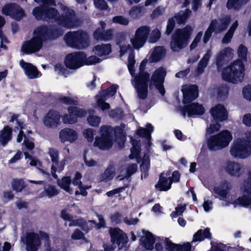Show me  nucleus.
<instances>
[{"label":"nucleus","instance_id":"obj_42","mask_svg":"<svg viewBox=\"0 0 251 251\" xmlns=\"http://www.w3.org/2000/svg\"><path fill=\"white\" fill-rule=\"evenodd\" d=\"M142 172L141 177L146 178L148 175V171L150 168V161L148 156L145 155L140 165Z\"/></svg>","mask_w":251,"mask_h":251},{"label":"nucleus","instance_id":"obj_53","mask_svg":"<svg viewBox=\"0 0 251 251\" xmlns=\"http://www.w3.org/2000/svg\"><path fill=\"white\" fill-rule=\"evenodd\" d=\"M101 118L97 115H90L87 118L88 124L92 126L97 127L100 123Z\"/></svg>","mask_w":251,"mask_h":251},{"label":"nucleus","instance_id":"obj_19","mask_svg":"<svg viewBox=\"0 0 251 251\" xmlns=\"http://www.w3.org/2000/svg\"><path fill=\"white\" fill-rule=\"evenodd\" d=\"M61 115L57 111L51 110L44 117L43 122L44 125L49 128H56L60 126Z\"/></svg>","mask_w":251,"mask_h":251},{"label":"nucleus","instance_id":"obj_26","mask_svg":"<svg viewBox=\"0 0 251 251\" xmlns=\"http://www.w3.org/2000/svg\"><path fill=\"white\" fill-rule=\"evenodd\" d=\"M78 137L77 131L71 128L65 127L61 129L59 133V138L62 143L66 142L73 143L77 139Z\"/></svg>","mask_w":251,"mask_h":251},{"label":"nucleus","instance_id":"obj_23","mask_svg":"<svg viewBox=\"0 0 251 251\" xmlns=\"http://www.w3.org/2000/svg\"><path fill=\"white\" fill-rule=\"evenodd\" d=\"M183 101L184 103H189L196 99L198 96V89L195 85H185L182 87Z\"/></svg>","mask_w":251,"mask_h":251},{"label":"nucleus","instance_id":"obj_44","mask_svg":"<svg viewBox=\"0 0 251 251\" xmlns=\"http://www.w3.org/2000/svg\"><path fill=\"white\" fill-rule=\"evenodd\" d=\"M161 33L160 30L155 28L151 32L149 33V36L148 38V42L150 43H156L161 38Z\"/></svg>","mask_w":251,"mask_h":251},{"label":"nucleus","instance_id":"obj_13","mask_svg":"<svg viewBox=\"0 0 251 251\" xmlns=\"http://www.w3.org/2000/svg\"><path fill=\"white\" fill-rule=\"evenodd\" d=\"M150 32L148 25L139 26L135 31L134 35L130 39L132 47L136 50L142 48L146 43Z\"/></svg>","mask_w":251,"mask_h":251},{"label":"nucleus","instance_id":"obj_37","mask_svg":"<svg viewBox=\"0 0 251 251\" xmlns=\"http://www.w3.org/2000/svg\"><path fill=\"white\" fill-rule=\"evenodd\" d=\"M219 21L220 25H219L218 27H217L218 21L216 20L212 21V22H215L214 27L217 33L223 31L227 28V25L230 22V18L229 16H226L221 19Z\"/></svg>","mask_w":251,"mask_h":251},{"label":"nucleus","instance_id":"obj_45","mask_svg":"<svg viewBox=\"0 0 251 251\" xmlns=\"http://www.w3.org/2000/svg\"><path fill=\"white\" fill-rule=\"evenodd\" d=\"M125 127V125L121 124L120 126L116 127L115 129V133L116 134V135L117 136L119 134L120 136V141L118 143L120 147L124 146L126 140L125 132L124 131Z\"/></svg>","mask_w":251,"mask_h":251},{"label":"nucleus","instance_id":"obj_57","mask_svg":"<svg viewBox=\"0 0 251 251\" xmlns=\"http://www.w3.org/2000/svg\"><path fill=\"white\" fill-rule=\"evenodd\" d=\"M100 61L101 60L99 58H98L94 55H92L89 57L88 58H87L86 55L85 54V58L84 61V65H94L96 63L100 62Z\"/></svg>","mask_w":251,"mask_h":251},{"label":"nucleus","instance_id":"obj_31","mask_svg":"<svg viewBox=\"0 0 251 251\" xmlns=\"http://www.w3.org/2000/svg\"><path fill=\"white\" fill-rule=\"evenodd\" d=\"M165 55V50L164 48L160 46H157L151 51L148 60L151 63L157 62L161 60Z\"/></svg>","mask_w":251,"mask_h":251},{"label":"nucleus","instance_id":"obj_24","mask_svg":"<svg viewBox=\"0 0 251 251\" xmlns=\"http://www.w3.org/2000/svg\"><path fill=\"white\" fill-rule=\"evenodd\" d=\"M210 113L213 120L216 122H221L227 119V112L225 106L221 104L212 107Z\"/></svg>","mask_w":251,"mask_h":251},{"label":"nucleus","instance_id":"obj_33","mask_svg":"<svg viewBox=\"0 0 251 251\" xmlns=\"http://www.w3.org/2000/svg\"><path fill=\"white\" fill-rule=\"evenodd\" d=\"M68 161L69 158L65 157L60 162L57 161V162L52 163L51 167V173L53 177L55 178L57 177L56 172H61L64 170L65 166L68 163Z\"/></svg>","mask_w":251,"mask_h":251},{"label":"nucleus","instance_id":"obj_60","mask_svg":"<svg viewBox=\"0 0 251 251\" xmlns=\"http://www.w3.org/2000/svg\"><path fill=\"white\" fill-rule=\"evenodd\" d=\"M95 7L100 10L107 9L108 5L105 0H93Z\"/></svg>","mask_w":251,"mask_h":251},{"label":"nucleus","instance_id":"obj_11","mask_svg":"<svg viewBox=\"0 0 251 251\" xmlns=\"http://www.w3.org/2000/svg\"><path fill=\"white\" fill-rule=\"evenodd\" d=\"M231 185L229 182L225 181L218 186H215L213 191L219 196V199L222 201L223 206H228L232 203L234 196L230 193Z\"/></svg>","mask_w":251,"mask_h":251},{"label":"nucleus","instance_id":"obj_63","mask_svg":"<svg viewBox=\"0 0 251 251\" xmlns=\"http://www.w3.org/2000/svg\"><path fill=\"white\" fill-rule=\"evenodd\" d=\"M220 128L221 125L219 123L211 124L207 128V133L209 134L213 133L219 130Z\"/></svg>","mask_w":251,"mask_h":251},{"label":"nucleus","instance_id":"obj_27","mask_svg":"<svg viewBox=\"0 0 251 251\" xmlns=\"http://www.w3.org/2000/svg\"><path fill=\"white\" fill-rule=\"evenodd\" d=\"M234 50L230 47H226L216 55V61L218 69L224 61L231 59L234 55Z\"/></svg>","mask_w":251,"mask_h":251},{"label":"nucleus","instance_id":"obj_51","mask_svg":"<svg viewBox=\"0 0 251 251\" xmlns=\"http://www.w3.org/2000/svg\"><path fill=\"white\" fill-rule=\"evenodd\" d=\"M82 133L84 138L88 142H92L93 141L94 136L96 134L95 130L94 129L91 128L85 129Z\"/></svg>","mask_w":251,"mask_h":251},{"label":"nucleus","instance_id":"obj_7","mask_svg":"<svg viewBox=\"0 0 251 251\" xmlns=\"http://www.w3.org/2000/svg\"><path fill=\"white\" fill-rule=\"evenodd\" d=\"M232 139V135L228 130H223L210 136L207 140L208 148L216 151L226 147Z\"/></svg>","mask_w":251,"mask_h":251},{"label":"nucleus","instance_id":"obj_25","mask_svg":"<svg viewBox=\"0 0 251 251\" xmlns=\"http://www.w3.org/2000/svg\"><path fill=\"white\" fill-rule=\"evenodd\" d=\"M100 28H98L94 33V37L97 40L107 41L111 40L113 36L114 29H109L105 31L104 29L106 27V23L103 21L100 22Z\"/></svg>","mask_w":251,"mask_h":251},{"label":"nucleus","instance_id":"obj_22","mask_svg":"<svg viewBox=\"0 0 251 251\" xmlns=\"http://www.w3.org/2000/svg\"><path fill=\"white\" fill-rule=\"evenodd\" d=\"M120 47V55L122 56L126 53H129L128 58V68L131 75L134 74L133 67L135 64L134 54L132 47L129 44H124L119 45Z\"/></svg>","mask_w":251,"mask_h":251},{"label":"nucleus","instance_id":"obj_47","mask_svg":"<svg viewBox=\"0 0 251 251\" xmlns=\"http://www.w3.org/2000/svg\"><path fill=\"white\" fill-rule=\"evenodd\" d=\"M113 23L119 24L124 26H127L129 23V20L128 18L121 15L114 16L112 18Z\"/></svg>","mask_w":251,"mask_h":251},{"label":"nucleus","instance_id":"obj_39","mask_svg":"<svg viewBox=\"0 0 251 251\" xmlns=\"http://www.w3.org/2000/svg\"><path fill=\"white\" fill-rule=\"evenodd\" d=\"M153 126L151 124H148L147 125L146 128L140 127L137 130L136 133L140 136H145L148 138V140H150L151 137V133L153 132ZM148 144L150 146V141H148Z\"/></svg>","mask_w":251,"mask_h":251},{"label":"nucleus","instance_id":"obj_40","mask_svg":"<svg viewBox=\"0 0 251 251\" xmlns=\"http://www.w3.org/2000/svg\"><path fill=\"white\" fill-rule=\"evenodd\" d=\"M71 179L69 176L63 177L58 181V185L70 194L73 193V189L70 187Z\"/></svg>","mask_w":251,"mask_h":251},{"label":"nucleus","instance_id":"obj_18","mask_svg":"<svg viewBox=\"0 0 251 251\" xmlns=\"http://www.w3.org/2000/svg\"><path fill=\"white\" fill-rule=\"evenodd\" d=\"M223 169L228 175L234 177H240L244 172L243 165L231 160L227 161L224 164Z\"/></svg>","mask_w":251,"mask_h":251},{"label":"nucleus","instance_id":"obj_29","mask_svg":"<svg viewBox=\"0 0 251 251\" xmlns=\"http://www.w3.org/2000/svg\"><path fill=\"white\" fill-rule=\"evenodd\" d=\"M20 66L24 71L25 75L30 79H34L39 77V72L36 67L32 64L21 60L20 61Z\"/></svg>","mask_w":251,"mask_h":251},{"label":"nucleus","instance_id":"obj_50","mask_svg":"<svg viewBox=\"0 0 251 251\" xmlns=\"http://www.w3.org/2000/svg\"><path fill=\"white\" fill-rule=\"evenodd\" d=\"M58 194V191L53 186L50 185L45 188L44 192L42 193V197L47 196L49 198H51L57 195Z\"/></svg>","mask_w":251,"mask_h":251},{"label":"nucleus","instance_id":"obj_49","mask_svg":"<svg viewBox=\"0 0 251 251\" xmlns=\"http://www.w3.org/2000/svg\"><path fill=\"white\" fill-rule=\"evenodd\" d=\"M191 12V11L189 9H187L185 12H179L177 15L175 16V18L178 24L182 23L186 20Z\"/></svg>","mask_w":251,"mask_h":251},{"label":"nucleus","instance_id":"obj_10","mask_svg":"<svg viewBox=\"0 0 251 251\" xmlns=\"http://www.w3.org/2000/svg\"><path fill=\"white\" fill-rule=\"evenodd\" d=\"M241 191L242 195L231 203L234 207L239 205L246 206L251 203V172L249 174L247 180L244 181L242 185Z\"/></svg>","mask_w":251,"mask_h":251},{"label":"nucleus","instance_id":"obj_3","mask_svg":"<svg viewBox=\"0 0 251 251\" xmlns=\"http://www.w3.org/2000/svg\"><path fill=\"white\" fill-rule=\"evenodd\" d=\"M62 34L63 31L61 30H52L47 26L38 27L34 32L33 37L23 43L21 50L27 54L39 51L45 40L57 38Z\"/></svg>","mask_w":251,"mask_h":251},{"label":"nucleus","instance_id":"obj_55","mask_svg":"<svg viewBox=\"0 0 251 251\" xmlns=\"http://www.w3.org/2000/svg\"><path fill=\"white\" fill-rule=\"evenodd\" d=\"M142 9V6H134L129 11L128 14L132 18L136 19L140 16Z\"/></svg>","mask_w":251,"mask_h":251},{"label":"nucleus","instance_id":"obj_48","mask_svg":"<svg viewBox=\"0 0 251 251\" xmlns=\"http://www.w3.org/2000/svg\"><path fill=\"white\" fill-rule=\"evenodd\" d=\"M214 24L215 22H211L208 28L207 29V30L205 31L204 33L202 40L204 44H206L209 41L210 37L212 36L213 32H216V30L215 29L214 27Z\"/></svg>","mask_w":251,"mask_h":251},{"label":"nucleus","instance_id":"obj_5","mask_svg":"<svg viewBox=\"0 0 251 251\" xmlns=\"http://www.w3.org/2000/svg\"><path fill=\"white\" fill-rule=\"evenodd\" d=\"M192 30V27L190 26L176 30L172 35L170 41L171 50L178 52L184 49L188 44Z\"/></svg>","mask_w":251,"mask_h":251},{"label":"nucleus","instance_id":"obj_35","mask_svg":"<svg viewBox=\"0 0 251 251\" xmlns=\"http://www.w3.org/2000/svg\"><path fill=\"white\" fill-rule=\"evenodd\" d=\"M96 54L100 56H104L109 54L111 51V47L109 44L98 45L93 49Z\"/></svg>","mask_w":251,"mask_h":251},{"label":"nucleus","instance_id":"obj_61","mask_svg":"<svg viewBox=\"0 0 251 251\" xmlns=\"http://www.w3.org/2000/svg\"><path fill=\"white\" fill-rule=\"evenodd\" d=\"M118 88V86L117 85H113L107 90L106 93L103 92L100 94H101L103 97L105 96L106 98H108L109 97L114 95Z\"/></svg>","mask_w":251,"mask_h":251},{"label":"nucleus","instance_id":"obj_28","mask_svg":"<svg viewBox=\"0 0 251 251\" xmlns=\"http://www.w3.org/2000/svg\"><path fill=\"white\" fill-rule=\"evenodd\" d=\"M204 111V108L201 105L197 103H193L185 106L182 113L184 116L187 113L188 116L193 117L195 115H202Z\"/></svg>","mask_w":251,"mask_h":251},{"label":"nucleus","instance_id":"obj_32","mask_svg":"<svg viewBox=\"0 0 251 251\" xmlns=\"http://www.w3.org/2000/svg\"><path fill=\"white\" fill-rule=\"evenodd\" d=\"M137 170L136 164H129L126 168H123L120 171V174L118 176L117 178L122 180L127 178L135 173Z\"/></svg>","mask_w":251,"mask_h":251},{"label":"nucleus","instance_id":"obj_52","mask_svg":"<svg viewBox=\"0 0 251 251\" xmlns=\"http://www.w3.org/2000/svg\"><path fill=\"white\" fill-rule=\"evenodd\" d=\"M129 38V35L128 33L126 32H120L117 35V43L118 45L128 44L127 41Z\"/></svg>","mask_w":251,"mask_h":251},{"label":"nucleus","instance_id":"obj_38","mask_svg":"<svg viewBox=\"0 0 251 251\" xmlns=\"http://www.w3.org/2000/svg\"><path fill=\"white\" fill-rule=\"evenodd\" d=\"M115 176V169L112 167H108L100 175V181L104 182H108L111 181Z\"/></svg>","mask_w":251,"mask_h":251},{"label":"nucleus","instance_id":"obj_62","mask_svg":"<svg viewBox=\"0 0 251 251\" xmlns=\"http://www.w3.org/2000/svg\"><path fill=\"white\" fill-rule=\"evenodd\" d=\"M99 220L100 222L98 225H97L94 221H89L86 223V225L87 226H91L92 227H96L97 229H99L101 227H103L105 224L103 218L101 216H99Z\"/></svg>","mask_w":251,"mask_h":251},{"label":"nucleus","instance_id":"obj_4","mask_svg":"<svg viewBox=\"0 0 251 251\" xmlns=\"http://www.w3.org/2000/svg\"><path fill=\"white\" fill-rule=\"evenodd\" d=\"M251 131L245 133L244 137L235 139L230 147L229 153L236 159H244L251 154Z\"/></svg>","mask_w":251,"mask_h":251},{"label":"nucleus","instance_id":"obj_17","mask_svg":"<svg viewBox=\"0 0 251 251\" xmlns=\"http://www.w3.org/2000/svg\"><path fill=\"white\" fill-rule=\"evenodd\" d=\"M85 54L83 52H75L68 54L65 59V64L67 68L76 69L84 65Z\"/></svg>","mask_w":251,"mask_h":251},{"label":"nucleus","instance_id":"obj_16","mask_svg":"<svg viewBox=\"0 0 251 251\" xmlns=\"http://www.w3.org/2000/svg\"><path fill=\"white\" fill-rule=\"evenodd\" d=\"M1 12L3 14L9 16L17 21H20L25 15L22 7L13 3L5 4L2 7Z\"/></svg>","mask_w":251,"mask_h":251},{"label":"nucleus","instance_id":"obj_41","mask_svg":"<svg viewBox=\"0 0 251 251\" xmlns=\"http://www.w3.org/2000/svg\"><path fill=\"white\" fill-rule=\"evenodd\" d=\"M106 99L105 96L103 97L101 94H99L96 97L97 106L102 111L109 109L110 108V104L105 102Z\"/></svg>","mask_w":251,"mask_h":251},{"label":"nucleus","instance_id":"obj_46","mask_svg":"<svg viewBox=\"0 0 251 251\" xmlns=\"http://www.w3.org/2000/svg\"><path fill=\"white\" fill-rule=\"evenodd\" d=\"M133 147L131 149V154L129 155L130 159L137 158L140 154V143L135 140L131 139Z\"/></svg>","mask_w":251,"mask_h":251},{"label":"nucleus","instance_id":"obj_64","mask_svg":"<svg viewBox=\"0 0 251 251\" xmlns=\"http://www.w3.org/2000/svg\"><path fill=\"white\" fill-rule=\"evenodd\" d=\"M243 94L244 98L251 100V85H249L243 88Z\"/></svg>","mask_w":251,"mask_h":251},{"label":"nucleus","instance_id":"obj_2","mask_svg":"<svg viewBox=\"0 0 251 251\" xmlns=\"http://www.w3.org/2000/svg\"><path fill=\"white\" fill-rule=\"evenodd\" d=\"M237 52L240 59L229 64L222 73L224 80L233 84L242 82L244 79L245 67L242 61L247 60L248 49L245 45L241 44L237 48Z\"/></svg>","mask_w":251,"mask_h":251},{"label":"nucleus","instance_id":"obj_6","mask_svg":"<svg viewBox=\"0 0 251 251\" xmlns=\"http://www.w3.org/2000/svg\"><path fill=\"white\" fill-rule=\"evenodd\" d=\"M148 62L147 59L142 61L140 66V72L138 75L131 80V83L136 90L138 97L145 99L148 95V84L150 75L144 71Z\"/></svg>","mask_w":251,"mask_h":251},{"label":"nucleus","instance_id":"obj_34","mask_svg":"<svg viewBox=\"0 0 251 251\" xmlns=\"http://www.w3.org/2000/svg\"><path fill=\"white\" fill-rule=\"evenodd\" d=\"M162 174L159 178L158 183L155 185V187L159 191H167L171 188L172 181L170 177L166 178Z\"/></svg>","mask_w":251,"mask_h":251},{"label":"nucleus","instance_id":"obj_9","mask_svg":"<svg viewBox=\"0 0 251 251\" xmlns=\"http://www.w3.org/2000/svg\"><path fill=\"white\" fill-rule=\"evenodd\" d=\"M100 136H97L94 146L100 150H106L111 148L113 145V129L112 127L102 126L100 128Z\"/></svg>","mask_w":251,"mask_h":251},{"label":"nucleus","instance_id":"obj_20","mask_svg":"<svg viewBox=\"0 0 251 251\" xmlns=\"http://www.w3.org/2000/svg\"><path fill=\"white\" fill-rule=\"evenodd\" d=\"M142 233V235L140 239V243L147 250H152L155 241H164V237L154 236L149 231L143 230Z\"/></svg>","mask_w":251,"mask_h":251},{"label":"nucleus","instance_id":"obj_58","mask_svg":"<svg viewBox=\"0 0 251 251\" xmlns=\"http://www.w3.org/2000/svg\"><path fill=\"white\" fill-rule=\"evenodd\" d=\"M202 35V31H200L198 33V34H197L194 40L193 41V42H192L190 46V48L191 50L195 49L198 46V44L200 43Z\"/></svg>","mask_w":251,"mask_h":251},{"label":"nucleus","instance_id":"obj_8","mask_svg":"<svg viewBox=\"0 0 251 251\" xmlns=\"http://www.w3.org/2000/svg\"><path fill=\"white\" fill-rule=\"evenodd\" d=\"M88 39L87 34L81 31L69 32L64 36L68 46L79 49L86 48L89 46Z\"/></svg>","mask_w":251,"mask_h":251},{"label":"nucleus","instance_id":"obj_56","mask_svg":"<svg viewBox=\"0 0 251 251\" xmlns=\"http://www.w3.org/2000/svg\"><path fill=\"white\" fill-rule=\"evenodd\" d=\"M166 248L170 251H180V245L172 243L169 239L165 238Z\"/></svg>","mask_w":251,"mask_h":251},{"label":"nucleus","instance_id":"obj_1","mask_svg":"<svg viewBox=\"0 0 251 251\" xmlns=\"http://www.w3.org/2000/svg\"><path fill=\"white\" fill-rule=\"evenodd\" d=\"M40 4L42 5L41 7H36L32 11L33 16L38 20L53 21L59 25L67 28H72L78 25V20L75 17L74 11L67 7L62 3L58 4L62 11L61 16L56 9L54 8L45 9L43 7L50 5L45 6L42 4Z\"/></svg>","mask_w":251,"mask_h":251},{"label":"nucleus","instance_id":"obj_59","mask_svg":"<svg viewBox=\"0 0 251 251\" xmlns=\"http://www.w3.org/2000/svg\"><path fill=\"white\" fill-rule=\"evenodd\" d=\"M48 153L51 158L52 163L59 161V152L57 150L50 148L49 149Z\"/></svg>","mask_w":251,"mask_h":251},{"label":"nucleus","instance_id":"obj_30","mask_svg":"<svg viewBox=\"0 0 251 251\" xmlns=\"http://www.w3.org/2000/svg\"><path fill=\"white\" fill-rule=\"evenodd\" d=\"M212 51L211 50H207L206 52L204 54L202 58L199 61L197 68L195 71L196 75H199L202 74L204 71V69L206 67L208 62L211 56Z\"/></svg>","mask_w":251,"mask_h":251},{"label":"nucleus","instance_id":"obj_43","mask_svg":"<svg viewBox=\"0 0 251 251\" xmlns=\"http://www.w3.org/2000/svg\"><path fill=\"white\" fill-rule=\"evenodd\" d=\"M248 1L249 0H228L226 6L229 9L233 8L238 10Z\"/></svg>","mask_w":251,"mask_h":251},{"label":"nucleus","instance_id":"obj_15","mask_svg":"<svg viewBox=\"0 0 251 251\" xmlns=\"http://www.w3.org/2000/svg\"><path fill=\"white\" fill-rule=\"evenodd\" d=\"M68 113L64 114L62 118L63 123L65 125H73L77 122L78 118H82L87 114V112L76 107H68Z\"/></svg>","mask_w":251,"mask_h":251},{"label":"nucleus","instance_id":"obj_12","mask_svg":"<svg viewBox=\"0 0 251 251\" xmlns=\"http://www.w3.org/2000/svg\"><path fill=\"white\" fill-rule=\"evenodd\" d=\"M41 240L45 241V246H49V236L46 233L44 232H40L39 234L28 233L26 236V251H37L40 246Z\"/></svg>","mask_w":251,"mask_h":251},{"label":"nucleus","instance_id":"obj_36","mask_svg":"<svg viewBox=\"0 0 251 251\" xmlns=\"http://www.w3.org/2000/svg\"><path fill=\"white\" fill-rule=\"evenodd\" d=\"M11 129L6 126L0 132V145L3 146H5L6 144L11 139Z\"/></svg>","mask_w":251,"mask_h":251},{"label":"nucleus","instance_id":"obj_54","mask_svg":"<svg viewBox=\"0 0 251 251\" xmlns=\"http://www.w3.org/2000/svg\"><path fill=\"white\" fill-rule=\"evenodd\" d=\"M13 189L17 192H21L25 187V182L22 179H14L12 183Z\"/></svg>","mask_w":251,"mask_h":251},{"label":"nucleus","instance_id":"obj_14","mask_svg":"<svg viewBox=\"0 0 251 251\" xmlns=\"http://www.w3.org/2000/svg\"><path fill=\"white\" fill-rule=\"evenodd\" d=\"M166 75L165 69L162 67L158 68L152 73L150 81V87H155L162 95L165 93L163 83Z\"/></svg>","mask_w":251,"mask_h":251},{"label":"nucleus","instance_id":"obj_21","mask_svg":"<svg viewBox=\"0 0 251 251\" xmlns=\"http://www.w3.org/2000/svg\"><path fill=\"white\" fill-rule=\"evenodd\" d=\"M111 241L116 243L119 249H122L127 243L128 238L123 230L118 228H111L109 230Z\"/></svg>","mask_w":251,"mask_h":251}]
</instances>
